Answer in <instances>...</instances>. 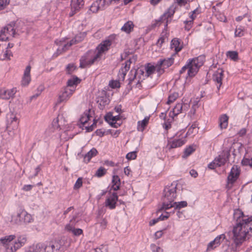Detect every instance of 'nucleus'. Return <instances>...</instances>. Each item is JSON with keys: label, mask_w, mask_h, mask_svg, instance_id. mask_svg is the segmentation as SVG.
<instances>
[{"label": "nucleus", "mask_w": 252, "mask_h": 252, "mask_svg": "<svg viewBox=\"0 0 252 252\" xmlns=\"http://www.w3.org/2000/svg\"><path fill=\"white\" fill-rule=\"evenodd\" d=\"M225 237V236L224 234H221L218 236L214 240L216 242V244L219 245L220 243L221 240H223Z\"/></svg>", "instance_id": "nucleus-57"}, {"label": "nucleus", "mask_w": 252, "mask_h": 252, "mask_svg": "<svg viewBox=\"0 0 252 252\" xmlns=\"http://www.w3.org/2000/svg\"><path fill=\"white\" fill-rule=\"evenodd\" d=\"M45 252H62V245L58 241H51L44 244Z\"/></svg>", "instance_id": "nucleus-9"}, {"label": "nucleus", "mask_w": 252, "mask_h": 252, "mask_svg": "<svg viewBox=\"0 0 252 252\" xmlns=\"http://www.w3.org/2000/svg\"><path fill=\"white\" fill-rule=\"evenodd\" d=\"M175 12V7L172 5L169 7L167 11L162 14L159 19L156 20L154 24H152V27L155 28L157 26H159L162 22L166 20V24L165 27H167L168 22H170L171 20H169L168 18H171L173 16Z\"/></svg>", "instance_id": "nucleus-5"}, {"label": "nucleus", "mask_w": 252, "mask_h": 252, "mask_svg": "<svg viewBox=\"0 0 252 252\" xmlns=\"http://www.w3.org/2000/svg\"><path fill=\"white\" fill-rule=\"evenodd\" d=\"M183 104L182 103L177 104L173 108L172 112H170V116L173 118V116H176L179 113H181L183 110Z\"/></svg>", "instance_id": "nucleus-31"}, {"label": "nucleus", "mask_w": 252, "mask_h": 252, "mask_svg": "<svg viewBox=\"0 0 252 252\" xmlns=\"http://www.w3.org/2000/svg\"><path fill=\"white\" fill-rule=\"evenodd\" d=\"M86 32H81L77 34L73 39H71L69 42H67L66 44H63L61 41H59L60 44L57 41H56V42L57 44L62 45L63 48L62 50H63V51H65L68 49L69 47H70L72 45H74L82 41L83 39L86 37Z\"/></svg>", "instance_id": "nucleus-7"}, {"label": "nucleus", "mask_w": 252, "mask_h": 252, "mask_svg": "<svg viewBox=\"0 0 252 252\" xmlns=\"http://www.w3.org/2000/svg\"><path fill=\"white\" fill-rule=\"evenodd\" d=\"M66 72L68 74H71L75 69L76 67L73 64H68L66 66Z\"/></svg>", "instance_id": "nucleus-54"}, {"label": "nucleus", "mask_w": 252, "mask_h": 252, "mask_svg": "<svg viewBox=\"0 0 252 252\" xmlns=\"http://www.w3.org/2000/svg\"><path fill=\"white\" fill-rule=\"evenodd\" d=\"M184 23L185 24V30L189 31L191 28V25L193 23V22H192V21H185Z\"/></svg>", "instance_id": "nucleus-59"}, {"label": "nucleus", "mask_w": 252, "mask_h": 252, "mask_svg": "<svg viewBox=\"0 0 252 252\" xmlns=\"http://www.w3.org/2000/svg\"><path fill=\"white\" fill-rule=\"evenodd\" d=\"M191 63H189V61L187 62V64L184 66L180 71V74H183L184 73L186 70H187V74L186 77H191L190 76L189 74V70L190 68H191V65H190Z\"/></svg>", "instance_id": "nucleus-40"}, {"label": "nucleus", "mask_w": 252, "mask_h": 252, "mask_svg": "<svg viewBox=\"0 0 252 252\" xmlns=\"http://www.w3.org/2000/svg\"><path fill=\"white\" fill-rule=\"evenodd\" d=\"M15 23H11L7 26H6L5 27H4L3 29H6L5 30V32L3 33L4 35H6V36H9L8 34V30H10V32H11V35L14 37L15 34V31L14 29Z\"/></svg>", "instance_id": "nucleus-34"}, {"label": "nucleus", "mask_w": 252, "mask_h": 252, "mask_svg": "<svg viewBox=\"0 0 252 252\" xmlns=\"http://www.w3.org/2000/svg\"><path fill=\"white\" fill-rule=\"evenodd\" d=\"M226 56L234 61H236L238 60V54L237 51H229L226 52Z\"/></svg>", "instance_id": "nucleus-39"}, {"label": "nucleus", "mask_w": 252, "mask_h": 252, "mask_svg": "<svg viewBox=\"0 0 252 252\" xmlns=\"http://www.w3.org/2000/svg\"><path fill=\"white\" fill-rule=\"evenodd\" d=\"M109 99L105 93L97 97V103H98V106L100 109H103L104 107L109 103Z\"/></svg>", "instance_id": "nucleus-19"}, {"label": "nucleus", "mask_w": 252, "mask_h": 252, "mask_svg": "<svg viewBox=\"0 0 252 252\" xmlns=\"http://www.w3.org/2000/svg\"><path fill=\"white\" fill-rule=\"evenodd\" d=\"M76 216H73L72 219L70 220L69 222L66 224L64 227V229L66 231L72 232L73 230L75 228V226L77 222V221H76Z\"/></svg>", "instance_id": "nucleus-25"}, {"label": "nucleus", "mask_w": 252, "mask_h": 252, "mask_svg": "<svg viewBox=\"0 0 252 252\" xmlns=\"http://www.w3.org/2000/svg\"><path fill=\"white\" fill-rule=\"evenodd\" d=\"M95 252H107L108 246L107 245H101L95 249Z\"/></svg>", "instance_id": "nucleus-48"}, {"label": "nucleus", "mask_w": 252, "mask_h": 252, "mask_svg": "<svg viewBox=\"0 0 252 252\" xmlns=\"http://www.w3.org/2000/svg\"><path fill=\"white\" fill-rule=\"evenodd\" d=\"M177 184L172 183L170 186L165 188L162 197V205L158 212L167 210L172 208L175 199L177 197Z\"/></svg>", "instance_id": "nucleus-3"}, {"label": "nucleus", "mask_w": 252, "mask_h": 252, "mask_svg": "<svg viewBox=\"0 0 252 252\" xmlns=\"http://www.w3.org/2000/svg\"><path fill=\"white\" fill-rule=\"evenodd\" d=\"M205 61V56L204 55H200L188 61L189 63H191V67L189 70V74L191 77L196 75L199 68L203 65Z\"/></svg>", "instance_id": "nucleus-4"}, {"label": "nucleus", "mask_w": 252, "mask_h": 252, "mask_svg": "<svg viewBox=\"0 0 252 252\" xmlns=\"http://www.w3.org/2000/svg\"><path fill=\"white\" fill-rule=\"evenodd\" d=\"M186 143V140L185 139H179L177 140H173L172 142H170L169 143V145L170 147V148L173 149V148H176L177 147H180L185 144Z\"/></svg>", "instance_id": "nucleus-28"}, {"label": "nucleus", "mask_w": 252, "mask_h": 252, "mask_svg": "<svg viewBox=\"0 0 252 252\" xmlns=\"http://www.w3.org/2000/svg\"><path fill=\"white\" fill-rule=\"evenodd\" d=\"M240 175V171L237 166H233L227 177V184H233L238 179Z\"/></svg>", "instance_id": "nucleus-15"}, {"label": "nucleus", "mask_w": 252, "mask_h": 252, "mask_svg": "<svg viewBox=\"0 0 252 252\" xmlns=\"http://www.w3.org/2000/svg\"><path fill=\"white\" fill-rule=\"evenodd\" d=\"M58 118H57L55 119L52 124V125L54 129H58L60 127L59 125L58 124Z\"/></svg>", "instance_id": "nucleus-61"}, {"label": "nucleus", "mask_w": 252, "mask_h": 252, "mask_svg": "<svg viewBox=\"0 0 252 252\" xmlns=\"http://www.w3.org/2000/svg\"><path fill=\"white\" fill-rule=\"evenodd\" d=\"M172 205V208H174V210H179L182 208L187 207L188 203L186 201H182L180 202H174Z\"/></svg>", "instance_id": "nucleus-35"}, {"label": "nucleus", "mask_w": 252, "mask_h": 252, "mask_svg": "<svg viewBox=\"0 0 252 252\" xmlns=\"http://www.w3.org/2000/svg\"><path fill=\"white\" fill-rule=\"evenodd\" d=\"M90 10L93 13H96L98 10H100L97 1L94 2L90 6Z\"/></svg>", "instance_id": "nucleus-46"}, {"label": "nucleus", "mask_w": 252, "mask_h": 252, "mask_svg": "<svg viewBox=\"0 0 252 252\" xmlns=\"http://www.w3.org/2000/svg\"><path fill=\"white\" fill-rule=\"evenodd\" d=\"M10 222L12 224H21V220L19 216V212L16 215H12Z\"/></svg>", "instance_id": "nucleus-41"}, {"label": "nucleus", "mask_w": 252, "mask_h": 252, "mask_svg": "<svg viewBox=\"0 0 252 252\" xmlns=\"http://www.w3.org/2000/svg\"><path fill=\"white\" fill-rule=\"evenodd\" d=\"M106 173V169L103 167H100L96 171L95 176L97 177H101Z\"/></svg>", "instance_id": "nucleus-43"}, {"label": "nucleus", "mask_w": 252, "mask_h": 252, "mask_svg": "<svg viewBox=\"0 0 252 252\" xmlns=\"http://www.w3.org/2000/svg\"><path fill=\"white\" fill-rule=\"evenodd\" d=\"M134 25L132 22L129 21L126 23L122 27L121 30L127 33H130L133 29Z\"/></svg>", "instance_id": "nucleus-32"}, {"label": "nucleus", "mask_w": 252, "mask_h": 252, "mask_svg": "<svg viewBox=\"0 0 252 252\" xmlns=\"http://www.w3.org/2000/svg\"><path fill=\"white\" fill-rule=\"evenodd\" d=\"M137 152V151H135L127 153L126 155V158L128 160L135 159L137 157L136 153Z\"/></svg>", "instance_id": "nucleus-47"}, {"label": "nucleus", "mask_w": 252, "mask_h": 252, "mask_svg": "<svg viewBox=\"0 0 252 252\" xmlns=\"http://www.w3.org/2000/svg\"><path fill=\"white\" fill-rule=\"evenodd\" d=\"M165 38L164 37H160L157 42V45L158 46H159V47H161L162 43L164 42V40H165Z\"/></svg>", "instance_id": "nucleus-63"}, {"label": "nucleus", "mask_w": 252, "mask_h": 252, "mask_svg": "<svg viewBox=\"0 0 252 252\" xmlns=\"http://www.w3.org/2000/svg\"><path fill=\"white\" fill-rule=\"evenodd\" d=\"M149 117H146L142 121H138L137 123V130L143 131L149 123Z\"/></svg>", "instance_id": "nucleus-29"}, {"label": "nucleus", "mask_w": 252, "mask_h": 252, "mask_svg": "<svg viewBox=\"0 0 252 252\" xmlns=\"http://www.w3.org/2000/svg\"><path fill=\"white\" fill-rule=\"evenodd\" d=\"M100 10H103L108 7L112 3L110 0H97Z\"/></svg>", "instance_id": "nucleus-33"}, {"label": "nucleus", "mask_w": 252, "mask_h": 252, "mask_svg": "<svg viewBox=\"0 0 252 252\" xmlns=\"http://www.w3.org/2000/svg\"><path fill=\"white\" fill-rule=\"evenodd\" d=\"M72 234L76 236H78L80 235L83 233V230L82 229L80 228H74L73 230Z\"/></svg>", "instance_id": "nucleus-58"}, {"label": "nucleus", "mask_w": 252, "mask_h": 252, "mask_svg": "<svg viewBox=\"0 0 252 252\" xmlns=\"http://www.w3.org/2000/svg\"><path fill=\"white\" fill-rule=\"evenodd\" d=\"M194 149L191 146H189L188 148H187L184 151V155L183 156L184 157H187L189 156L193 151Z\"/></svg>", "instance_id": "nucleus-50"}, {"label": "nucleus", "mask_w": 252, "mask_h": 252, "mask_svg": "<svg viewBox=\"0 0 252 252\" xmlns=\"http://www.w3.org/2000/svg\"><path fill=\"white\" fill-rule=\"evenodd\" d=\"M12 56V53L10 50H6L4 54L3 60H10V57Z\"/></svg>", "instance_id": "nucleus-55"}, {"label": "nucleus", "mask_w": 252, "mask_h": 252, "mask_svg": "<svg viewBox=\"0 0 252 252\" xmlns=\"http://www.w3.org/2000/svg\"><path fill=\"white\" fill-rule=\"evenodd\" d=\"M118 199L117 193L113 192L108 197L105 201V206L108 207L110 209H113L116 207V202Z\"/></svg>", "instance_id": "nucleus-17"}, {"label": "nucleus", "mask_w": 252, "mask_h": 252, "mask_svg": "<svg viewBox=\"0 0 252 252\" xmlns=\"http://www.w3.org/2000/svg\"><path fill=\"white\" fill-rule=\"evenodd\" d=\"M84 4L83 0H71L70 3L71 11L69 14V16H73L77 12L79 11L82 8Z\"/></svg>", "instance_id": "nucleus-13"}, {"label": "nucleus", "mask_w": 252, "mask_h": 252, "mask_svg": "<svg viewBox=\"0 0 252 252\" xmlns=\"http://www.w3.org/2000/svg\"><path fill=\"white\" fill-rule=\"evenodd\" d=\"M175 55V54H173L172 56L170 58L164 59L163 60L161 59L157 63L158 65V73L159 74H161L164 72L163 69L161 68V66H163L164 67L167 68L170 66L174 63V59L173 56Z\"/></svg>", "instance_id": "nucleus-11"}, {"label": "nucleus", "mask_w": 252, "mask_h": 252, "mask_svg": "<svg viewBox=\"0 0 252 252\" xmlns=\"http://www.w3.org/2000/svg\"><path fill=\"white\" fill-rule=\"evenodd\" d=\"M111 45L109 40H106L101 42L97 47V52L93 56L91 55L92 52H88L80 60V67L85 68L97 62L100 58L102 53L107 51Z\"/></svg>", "instance_id": "nucleus-2"}, {"label": "nucleus", "mask_w": 252, "mask_h": 252, "mask_svg": "<svg viewBox=\"0 0 252 252\" xmlns=\"http://www.w3.org/2000/svg\"><path fill=\"white\" fill-rule=\"evenodd\" d=\"M163 235L162 231H158L155 233V237L156 239H158L162 237Z\"/></svg>", "instance_id": "nucleus-64"}, {"label": "nucleus", "mask_w": 252, "mask_h": 252, "mask_svg": "<svg viewBox=\"0 0 252 252\" xmlns=\"http://www.w3.org/2000/svg\"><path fill=\"white\" fill-rule=\"evenodd\" d=\"M16 92L17 89L16 88L10 89H6L5 88L0 89V98L9 99L14 97Z\"/></svg>", "instance_id": "nucleus-14"}, {"label": "nucleus", "mask_w": 252, "mask_h": 252, "mask_svg": "<svg viewBox=\"0 0 252 252\" xmlns=\"http://www.w3.org/2000/svg\"><path fill=\"white\" fill-rule=\"evenodd\" d=\"M218 246L219 245L216 244V242H215V241L213 240L208 244L207 246V251L213 250Z\"/></svg>", "instance_id": "nucleus-53"}, {"label": "nucleus", "mask_w": 252, "mask_h": 252, "mask_svg": "<svg viewBox=\"0 0 252 252\" xmlns=\"http://www.w3.org/2000/svg\"><path fill=\"white\" fill-rule=\"evenodd\" d=\"M244 35V29L241 26L238 28L236 27L235 31V36L237 37H241Z\"/></svg>", "instance_id": "nucleus-44"}, {"label": "nucleus", "mask_w": 252, "mask_h": 252, "mask_svg": "<svg viewBox=\"0 0 252 252\" xmlns=\"http://www.w3.org/2000/svg\"><path fill=\"white\" fill-rule=\"evenodd\" d=\"M31 67L30 65H28L24 71V75L21 82V85L22 86H27L31 81Z\"/></svg>", "instance_id": "nucleus-20"}, {"label": "nucleus", "mask_w": 252, "mask_h": 252, "mask_svg": "<svg viewBox=\"0 0 252 252\" xmlns=\"http://www.w3.org/2000/svg\"><path fill=\"white\" fill-rule=\"evenodd\" d=\"M27 252H45L44 244L37 243L30 247Z\"/></svg>", "instance_id": "nucleus-23"}, {"label": "nucleus", "mask_w": 252, "mask_h": 252, "mask_svg": "<svg viewBox=\"0 0 252 252\" xmlns=\"http://www.w3.org/2000/svg\"><path fill=\"white\" fill-rule=\"evenodd\" d=\"M178 97V94L177 93H174L170 94L168 96V100L167 101V104H169L171 103L174 102Z\"/></svg>", "instance_id": "nucleus-45"}, {"label": "nucleus", "mask_w": 252, "mask_h": 252, "mask_svg": "<svg viewBox=\"0 0 252 252\" xmlns=\"http://www.w3.org/2000/svg\"><path fill=\"white\" fill-rule=\"evenodd\" d=\"M241 163L243 166H249L250 167L252 168V157H244L241 161Z\"/></svg>", "instance_id": "nucleus-42"}, {"label": "nucleus", "mask_w": 252, "mask_h": 252, "mask_svg": "<svg viewBox=\"0 0 252 252\" xmlns=\"http://www.w3.org/2000/svg\"><path fill=\"white\" fill-rule=\"evenodd\" d=\"M233 219L236 225L232 231V240L238 247L252 236V216L245 215L241 210L236 209L234 211Z\"/></svg>", "instance_id": "nucleus-1"}, {"label": "nucleus", "mask_w": 252, "mask_h": 252, "mask_svg": "<svg viewBox=\"0 0 252 252\" xmlns=\"http://www.w3.org/2000/svg\"><path fill=\"white\" fill-rule=\"evenodd\" d=\"M97 153L98 152L96 149H92L89 152L87 153V154L85 155L84 157V161L86 163H88L93 157L96 156Z\"/></svg>", "instance_id": "nucleus-27"}, {"label": "nucleus", "mask_w": 252, "mask_h": 252, "mask_svg": "<svg viewBox=\"0 0 252 252\" xmlns=\"http://www.w3.org/2000/svg\"><path fill=\"white\" fill-rule=\"evenodd\" d=\"M150 248L152 252H163V250L160 247L156 246L155 244H151Z\"/></svg>", "instance_id": "nucleus-49"}, {"label": "nucleus", "mask_w": 252, "mask_h": 252, "mask_svg": "<svg viewBox=\"0 0 252 252\" xmlns=\"http://www.w3.org/2000/svg\"><path fill=\"white\" fill-rule=\"evenodd\" d=\"M112 187L113 190L117 191L120 189V179L117 175H114L112 181Z\"/></svg>", "instance_id": "nucleus-30"}, {"label": "nucleus", "mask_w": 252, "mask_h": 252, "mask_svg": "<svg viewBox=\"0 0 252 252\" xmlns=\"http://www.w3.org/2000/svg\"><path fill=\"white\" fill-rule=\"evenodd\" d=\"M19 216L21 220V224L30 223L33 220L32 216L25 210H22L19 212Z\"/></svg>", "instance_id": "nucleus-18"}, {"label": "nucleus", "mask_w": 252, "mask_h": 252, "mask_svg": "<svg viewBox=\"0 0 252 252\" xmlns=\"http://www.w3.org/2000/svg\"><path fill=\"white\" fill-rule=\"evenodd\" d=\"M113 116L110 114L108 113L105 116V120L106 121L108 122L110 124V122H113Z\"/></svg>", "instance_id": "nucleus-62"}, {"label": "nucleus", "mask_w": 252, "mask_h": 252, "mask_svg": "<svg viewBox=\"0 0 252 252\" xmlns=\"http://www.w3.org/2000/svg\"><path fill=\"white\" fill-rule=\"evenodd\" d=\"M19 120L16 114L9 112L6 115V128L7 130H16L18 128Z\"/></svg>", "instance_id": "nucleus-6"}, {"label": "nucleus", "mask_w": 252, "mask_h": 252, "mask_svg": "<svg viewBox=\"0 0 252 252\" xmlns=\"http://www.w3.org/2000/svg\"><path fill=\"white\" fill-rule=\"evenodd\" d=\"M223 76V71L221 69H219L213 76V80L218 84L217 88L218 90L220 89L222 82V78Z\"/></svg>", "instance_id": "nucleus-21"}, {"label": "nucleus", "mask_w": 252, "mask_h": 252, "mask_svg": "<svg viewBox=\"0 0 252 252\" xmlns=\"http://www.w3.org/2000/svg\"><path fill=\"white\" fill-rule=\"evenodd\" d=\"M228 117L226 114L222 115L219 118V126L221 129L226 128L228 126Z\"/></svg>", "instance_id": "nucleus-26"}, {"label": "nucleus", "mask_w": 252, "mask_h": 252, "mask_svg": "<svg viewBox=\"0 0 252 252\" xmlns=\"http://www.w3.org/2000/svg\"><path fill=\"white\" fill-rule=\"evenodd\" d=\"M91 110H89L85 112L80 119V121L83 125H85L89 120H90L91 116L90 114Z\"/></svg>", "instance_id": "nucleus-38"}, {"label": "nucleus", "mask_w": 252, "mask_h": 252, "mask_svg": "<svg viewBox=\"0 0 252 252\" xmlns=\"http://www.w3.org/2000/svg\"><path fill=\"white\" fill-rule=\"evenodd\" d=\"M170 213H171V212H165V215L161 214L158 218V219H159V220H165L169 218Z\"/></svg>", "instance_id": "nucleus-60"}, {"label": "nucleus", "mask_w": 252, "mask_h": 252, "mask_svg": "<svg viewBox=\"0 0 252 252\" xmlns=\"http://www.w3.org/2000/svg\"><path fill=\"white\" fill-rule=\"evenodd\" d=\"M74 92V88L71 89L68 87H64L59 94L57 103H60L66 102L72 96Z\"/></svg>", "instance_id": "nucleus-8"}, {"label": "nucleus", "mask_w": 252, "mask_h": 252, "mask_svg": "<svg viewBox=\"0 0 252 252\" xmlns=\"http://www.w3.org/2000/svg\"><path fill=\"white\" fill-rule=\"evenodd\" d=\"M15 238V236L14 235L6 236L0 239V244H2L5 247L6 251L7 252V248L8 247L10 248V246H11L9 245V243Z\"/></svg>", "instance_id": "nucleus-22"}, {"label": "nucleus", "mask_w": 252, "mask_h": 252, "mask_svg": "<svg viewBox=\"0 0 252 252\" xmlns=\"http://www.w3.org/2000/svg\"><path fill=\"white\" fill-rule=\"evenodd\" d=\"M6 30V29H2L0 31V40L1 41H6L9 38L8 36H6V35H4L3 34V33L5 32Z\"/></svg>", "instance_id": "nucleus-51"}, {"label": "nucleus", "mask_w": 252, "mask_h": 252, "mask_svg": "<svg viewBox=\"0 0 252 252\" xmlns=\"http://www.w3.org/2000/svg\"><path fill=\"white\" fill-rule=\"evenodd\" d=\"M82 178H79L77 180L75 185L74 186V189H79L82 186Z\"/></svg>", "instance_id": "nucleus-52"}, {"label": "nucleus", "mask_w": 252, "mask_h": 252, "mask_svg": "<svg viewBox=\"0 0 252 252\" xmlns=\"http://www.w3.org/2000/svg\"><path fill=\"white\" fill-rule=\"evenodd\" d=\"M80 82V80L77 77H73L70 79H69L67 82V86L71 89L74 88L75 89L76 87H74L75 85H76L78 83Z\"/></svg>", "instance_id": "nucleus-37"}, {"label": "nucleus", "mask_w": 252, "mask_h": 252, "mask_svg": "<svg viewBox=\"0 0 252 252\" xmlns=\"http://www.w3.org/2000/svg\"><path fill=\"white\" fill-rule=\"evenodd\" d=\"M230 156V153L228 151L223 152L218 157H216L214 161L216 163L217 166L219 167L224 165L228 159V157Z\"/></svg>", "instance_id": "nucleus-16"}, {"label": "nucleus", "mask_w": 252, "mask_h": 252, "mask_svg": "<svg viewBox=\"0 0 252 252\" xmlns=\"http://www.w3.org/2000/svg\"><path fill=\"white\" fill-rule=\"evenodd\" d=\"M10 0H3L0 2V10L3 9L9 3Z\"/></svg>", "instance_id": "nucleus-56"}, {"label": "nucleus", "mask_w": 252, "mask_h": 252, "mask_svg": "<svg viewBox=\"0 0 252 252\" xmlns=\"http://www.w3.org/2000/svg\"><path fill=\"white\" fill-rule=\"evenodd\" d=\"M136 60L137 56H133L132 58H130L125 62V65L122 67L118 73V76L120 79H122L123 80H124L127 72L130 68V64L132 62H135Z\"/></svg>", "instance_id": "nucleus-10"}, {"label": "nucleus", "mask_w": 252, "mask_h": 252, "mask_svg": "<svg viewBox=\"0 0 252 252\" xmlns=\"http://www.w3.org/2000/svg\"><path fill=\"white\" fill-rule=\"evenodd\" d=\"M27 242V238L24 235L20 236L18 237L17 240L15 242L14 244L12 246H10L7 249V252H14L18 249L23 246Z\"/></svg>", "instance_id": "nucleus-12"}, {"label": "nucleus", "mask_w": 252, "mask_h": 252, "mask_svg": "<svg viewBox=\"0 0 252 252\" xmlns=\"http://www.w3.org/2000/svg\"><path fill=\"white\" fill-rule=\"evenodd\" d=\"M171 48L174 49L176 53L180 51L183 48V45L180 40L176 38L173 39L171 41Z\"/></svg>", "instance_id": "nucleus-24"}, {"label": "nucleus", "mask_w": 252, "mask_h": 252, "mask_svg": "<svg viewBox=\"0 0 252 252\" xmlns=\"http://www.w3.org/2000/svg\"><path fill=\"white\" fill-rule=\"evenodd\" d=\"M158 63L157 64L156 66L154 65H148L146 67V76H149L151 75V74H153L155 71H157L158 72Z\"/></svg>", "instance_id": "nucleus-36"}]
</instances>
